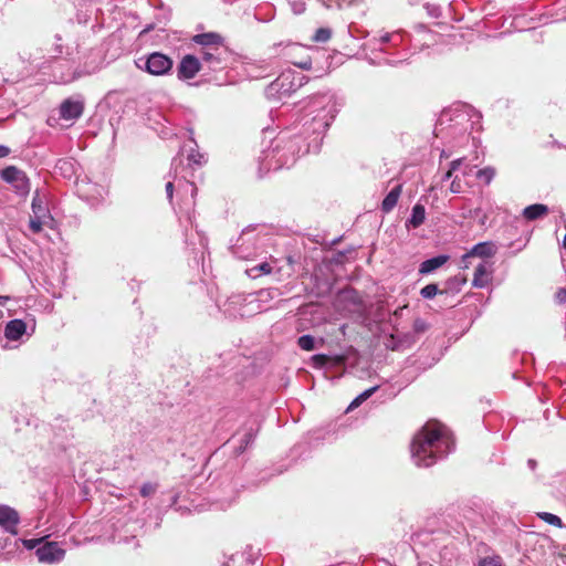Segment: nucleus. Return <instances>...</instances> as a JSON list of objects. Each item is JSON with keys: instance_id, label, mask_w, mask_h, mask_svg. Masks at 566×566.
<instances>
[{"instance_id": "72a5a7b5", "label": "nucleus", "mask_w": 566, "mask_h": 566, "mask_svg": "<svg viewBox=\"0 0 566 566\" xmlns=\"http://www.w3.org/2000/svg\"><path fill=\"white\" fill-rule=\"evenodd\" d=\"M495 176V169L492 167H485L476 172V177L484 180L485 184H490Z\"/></svg>"}, {"instance_id": "393cba45", "label": "nucleus", "mask_w": 566, "mask_h": 566, "mask_svg": "<svg viewBox=\"0 0 566 566\" xmlns=\"http://www.w3.org/2000/svg\"><path fill=\"white\" fill-rule=\"evenodd\" d=\"M548 212V207L546 205L542 203H535L531 205L523 210V217L526 220L533 221L536 220L543 216H545Z\"/></svg>"}, {"instance_id": "a211bd4d", "label": "nucleus", "mask_w": 566, "mask_h": 566, "mask_svg": "<svg viewBox=\"0 0 566 566\" xmlns=\"http://www.w3.org/2000/svg\"><path fill=\"white\" fill-rule=\"evenodd\" d=\"M492 263L486 260H481L475 268L472 285L478 289L488 286L491 282Z\"/></svg>"}, {"instance_id": "c9c22d12", "label": "nucleus", "mask_w": 566, "mask_h": 566, "mask_svg": "<svg viewBox=\"0 0 566 566\" xmlns=\"http://www.w3.org/2000/svg\"><path fill=\"white\" fill-rule=\"evenodd\" d=\"M46 537H41V538H32V539H20L23 547L27 548L28 551H31V549H34V548H38L42 542L45 539Z\"/></svg>"}, {"instance_id": "c85d7f7f", "label": "nucleus", "mask_w": 566, "mask_h": 566, "mask_svg": "<svg viewBox=\"0 0 566 566\" xmlns=\"http://www.w3.org/2000/svg\"><path fill=\"white\" fill-rule=\"evenodd\" d=\"M444 291H440L437 284H427L420 290V295L426 300H431L438 294H443Z\"/></svg>"}, {"instance_id": "ea45409f", "label": "nucleus", "mask_w": 566, "mask_h": 566, "mask_svg": "<svg viewBox=\"0 0 566 566\" xmlns=\"http://www.w3.org/2000/svg\"><path fill=\"white\" fill-rule=\"evenodd\" d=\"M427 328H428V325L422 318H417L413 322V329L416 333H423L427 331Z\"/></svg>"}, {"instance_id": "603ef678", "label": "nucleus", "mask_w": 566, "mask_h": 566, "mask_svg": "<svg viewBox=\"0 0 566 566\" xmlns=\"http://www.w3.org/2000/svg\"><path fill=\"white\" fill-rule=\"evenodd\" d=\"M9 297L8 296H2L0 295V305H6V303L8 302Z\"/></svg>"}, {"instance_id": "13d9d810", "label": "nucleus", "mask_w": 566, "mask_h": 566, "mask_svg": "<svg viewBox=\"0 0 566 566\" xmlns=\"http://www.w3.org/2000/svg\"><path fill=\"white\" fill-rule=\"evenodd\" d=\"M287 261H289V263L293 262L291 256L287 258Z\"/></svg>"}, {"instance_id": "79ce46f5", "label": "nucleus", "mask_w": 566, "mask_h": 566, "mask_svg": "<svg viewBox=\"0 0 566 566\" xmlns=\"http://www.w3.org/2000/svg\"><path fill=\"white\" fill-rule=\"evenodd\" d=\"M292 10L296 14H301L305 11V3L302 1H294L291 3Z\"/></svg>"}, {"instance_id": "39448f33", "label": "nucleus", "mask_w": 566, "mask_h": 566, "mask_svg": "<svg viewBox=\"0 0 566 566\" xmlns=\"http://www.w3.org/2000/svg\"><path fill=\"white\" fill-rule=\"evenodd\" d=\"M177 193L180 197L181 203L179 207V220H186V222L193 229L195 234L198 237L199 245L202 250L207 248V238L201 234L197 227H195V197L197 195V187L193 182L186 180L185 178H176Z\"/></svg>"}, {"instance_id": "2f4dec72", "label": "nucleus", "mask_w": 566, "mask_h": 566, "mask_svg": "<svg viewBox=\"0 0 566 566\" xmlns=\"http://www.w3.org/2000/svg\"><path fill=\"white\" fill-rule=\"evenodd\" d=\"M297 345L303 350H313L315 349V338L312 335H302L297 339Z\"/></svg>"}, {"instance_id": "aec40b11", "label": "nucleus", "mask_w": 566, "mask_h": 566, "mask_svg": "<svg viewBox=\"0 0 566 566\" xmlns=\"http://www.w3.org/2000/svg\"><path fill=\"white\" fill-rule=\"evenodd\" d=\"M193 42L201 45V50H214L216 46H224L221 35L214 32L197 34L193 36Z\"/></svg>"}, {"instance_id": "e433bc0d", "label": "nucleus", "mask_w": 566, "mask_h": 566, "mask_svg": "<svg viewBox=\"0 0 566 566\" xmlns=\"http://www.w3.org/2000/svg\"><path fill=\"white\" fill-rule=\"evenodd\" d=\"M329 357L325 354H316L312 357L313 366L318 368L326 366Z\"/></svg>"}, {"instance_id": "b1692460", "label": "nucleus", "mask_w": 566, "mask_h": 566, "mask_svg": "<svg viewBox=\"0 0 566 566\" xmlns=\"http://www.w3.org/2000/svg\"><path fill=\"white\" fill-rule=\"evenodd\" d=\"M401 193V185L394 187L381 202V210L386 213L390 212L397 205Z\"/></svg>"}, {"instance_id": "f03ea898", "label": "nucleus", "mask_w": 566, "mask_h": 566, "mask_svg": "<svg viewBox=\"0 0 566 566\" xmlns=\"http://www.w3.org/2000/svg\"><path fill=\"white\" fill-rule=\"evenodd\" d=\"M343 103L333 92L312 96L306 105L303 117V134L313 135L314 150H317L323 135L338 114Z\"/></svg>"}, {"instance_id": "bb28decb", "label": "nucleus", "mask_w": 566, "mask_h": 566, "mask_svg": "<svg viewBox=\"0 0 566 566\" xmlns=\"http://www.w3.org/2000/svg\"><path fill=\"white\" fill-rule=\"evenodd\" d=\"M271 271H272V268H271L270 263L262 262V263H260L256 266L248 269L247 270V274L250 277L256 279V277H259L262 274H270Z\"/></svg>"}, {"instance_id": "49530a36", "label": "nucleus", "mask_w": 566, "mask_h": 566, "mask_svg": "<svg viewBox=\"0 0 566 566\" xmlns=\"http://www.w3.org/2000/svg\"><path fill=\"white\" fill-rule=\"evenodd\" d=\"M461 189H462V187H461V182H460V180H458V178L455 177V178L452 180L451 185H450V191H451V192H453V193H460V192H461Z\"/></svg>"}, {"instance_id": "bf43d9fd", "label": "nucleus", "mask_w": 566, "mask_h": 566, "mask_svg": "<svg viewBox=\"0 0 566 566\" xmlns=\"http://www.w3.org/2000/svg\"><path fill=\"white\" fill-rule=\"evenodd\" d=\"M0 317H2V312L0 311Z\"/></svg>"}, {"instance_id": "6e6552de", "label": "nucleus", "mask_w": 566, "mask_h": 566, "mask_svg": "<svg viewBox=\"0 0 566 566\" xmlns=\"http://www.w3.org/2000/svg\"><path fill=\"white\" fill-rule=\"evenodd\" d=\"M265 240V237L256 232V228H247L232 245V253L239 259L249 260L263 251Z\"/></svg>"}, {"instance_id": "f8f14e48", "label": "nucleus", "mask_w": 566, "mask_h": 566, "mask_svg": "<svg viewBox=\"0 0 566 566\" xmlns=\"http://www.w3.org/2000/svg\"><path fill=\"white\" fill-rule=\"evenodd\" d=\"M0 177L8 184H10L15 192L24 197L30 191V182L25 172L18 169L14 166H9L0 171Z\"/></svg>"}, {"instance_id": "a18cd8bd", "label": "nucleus", "mask_w": 566, "mask_h": 566, "mask_svg": "<svg viewBox=\"0 0 566 566\" xmlns=\"http://www.w3.org/2000/svg\"><path fill=\"white\" fill-rule=\"evenodd\" d=\"M555 300L557 303L563 304L566 302V289H559L555 294Z\"/></svg>"}, {"instance_id": "3c124183", "label": "nucleus", "mask_w": 566, "mask_h": 566, "mask_svg": "<svg viewBox=\"0 0 566 566\" xmlns=\"http://www.w3.org/2000/svg\"><path fill=\"white\" fill-rule=\"evenodd\" d=\"M192 235H193V233H191V237H192ZM185 237H186V243H187V244H192L191 242H189V237H190V234H189V232H188V228H186Z\"/></svg>"}, {"instance_id": "0eeeda50", "label": "nucleus", "mask_w": 566, "mask_h": 566, "mask_svg": "<svg viewBox=\"0 0 566 566\" xmlns=\"http://www.w3.org/2000/svg\"><path fill=\"white\" fill-rule=\"evenodd\" d=\"M307 77L295 71H285L274 80L265 91L268 98L282 99L307 83Z\"/></svg>"}, {"instance_id": "473e14b6", "label": "nucleus", "mask_w": 566, "mask_h": 566, "mask_svg": "<svg viewBox=\"0 0 566 566\" xmlns=\"http://www.w3.org/2000/svg\"><path fill=\"white\" fill-rule=\"evenodd\" d=\"M332 32L327 28H319L315 31L312 40L314 42H326L331 39Z\"/></svg>"}, {"instance_id": "2eb2a0df", "label": "nucleus", "mask_w": 566, "mask_h": 566, "mask_svg": "<svg viewBox=\"0 0 566 566\" xmlns=\"http://www.w3.org/2000/svg\"><path fill=\"white\" fill-rule=\"evenodd\" d=\"M20 523V515L18 511L9 505L0 504V526L1 528L10 534L18 535Z\"/></svg>"}, {"instance_id": "1a4fd4ad", "label": "nucleus", "mask_w": 566, "mask_h": 566, "mask_svg": "<svg viewBox=\"0 0 566 566\" xmlns=\"http://www.w3.org/2000/svg\"><path fill=\"white\" fill-rule=\"evenodd\" d=\"M136 65L151 75L163 76L171 71L174 61L164 53L153 52L139 57Z\"/></svg>"}, {"instance_id": "9b49d317", "label": "nucleus", "mask_w": 566, "mask_h": 566, "mask_svg": "<svg viewBox=\"0 0 566 566\" xmlns=\"http://www.w3.org/2000/svg\"><path fill=\"white\" fill-rule=\"evenodd\" d=\"M230 52L226 46H216L214 50H201L200 62L211 71L224 69L230 60Z\"/></svg>"}, {"instance_id": "ddd939ff", "label": "nucleus", "mask_w": 566, "mask_h": 566, "mask_svg": "<svg viewBox=\"0 0 566 566\" xmlns=\"http://www.w3.org/2000/svg\"><path fill=\"white\" fill-rule=\"evenodd\" d=\"M35 555L40 563L57 564L65 557V549L56 542L46 541L35 549Z\"/></svg>"}, {"instance_id": "a878e982", "label": "nucleus", "mask_w": 566, "mask_h": 566, "mask_svg": "<svg viewBox=\"0 0 566 566\" xmlns=\"http://www.w3.org/2000/svg\"><path fill=\"white\" fill-rule=\"evenodd\" d=\"M190 142L192 146H190L189 153L187 155L188 163L189 165L202 166L207 161L206 155L197 149L198 145L192 138Z\"/></svg>"}, {"instance_id": "6ab92c4d", "label": "nucleus", "mask_w": 566, "mask_h": 566, "mask_svg": "<svg viewBox=\"0 0 566 566\" xmlns=\"http://www.w3.org/2000/svg\"><path fill=\"white\" fill-rule=\"evenodd\" d=\"M465 117H467V107L465 106H461V109L457 107L454 109L443 111L438 119V124L436 127L437 135L443 130V126L447 123H451L454 120L457 124H459Z\"/></svg>"}, {"instance_id": "f257e3e1", "label": "nucleus", "mask_w": 566, "mask_h": 566, "mask_svg": "<svg viewBox=\"0 0 566 566\" xmlns=\"http://www.w3.org/2000/svg\"><path fill=\"white\" fill-rule=\"evenodd\" d=\"M454 449V441L448 430L439 422L426 423L413 437L410 452L417 467H431Z\"/></svg>"}, {"instance_id": "c756f323", "label": "nucleus", "mask_w": 566, "mask_h": 566, "mask_svg": "<svg viewBox=\"0 0 566 566\" xmlns=\"http://www.w3.org/2000/svg\"><path fill=\"white\" fill-rule=\"evenodd\" d=\"M380 44L392 43L394 45H398L402 41V34L399 31L385 33L379 38Z\"/></svg>"}, {"instance_id": "de8ad7c7", "label": "nucleus", "mask_w": 566, "mask_h": 566, "mask_svg": "<svg viewBox=\"0 0 566 566\" xmlns=\"http://www.w3.org/2000/svg\"><path fill=\"white\" fill-rule=\"evenodd\" d=\"M462 161H463V158H459V159H455V160L451 161L450 169L453 170V171L459 169V167L461 166Z\"/></svg>"}, {"instance_id": "4d7b16f0", "label": "nucleus", "mask_w": 566, "mask_h": 566, "mask_svg": "<svg viewBox=\"0 0 566 566\" xmlns=\"http://www.w3.org/2000/svg\"><path fill=\"white\" fill-rule=\"evenodd\" d=\"M102 190L103 189L97 190L98 196H102Z\"/></svg>"}, {"instance_id": "f3484780", "label": "nucleus", "mask_w": 566, "mask_h": 566, "mask_svg": "<svg viewBox=\"0 0 566 566\" xmlns=\"http://www.w3.org/2000/svg\"><path fill=\"white\" fill-rule=\"evenodd\" d=\"M201 69H202V64L200 62V59L195 55L187 54L181 59V61L178 65V70H177L178 78L179 80H191L198 74V72Z\"/></svg>"}, {"instance_id": "09e8293b", "label": "nucleus", "mask_w": 566, "mask_h": 566, "mask_svg": "<svg viewBox=\"0 0 566 566\" xmlns=\"http://www.w3.org/2000/svg\"><path fill=\"white\" fill-rule=\"evenodd\" d=\"M9 154H10V148L4 145H0V158H4Z\"/></svg>"}, {"instance_id": "7c9ffc66", "label": "nucleus", "mask_w": 566, "mask_h": 566, "mask_svg": "<svg viewBox=\"0 0 566 566\" xmlns=\"http://www.w3.org/2000/svg\"><path fill=\"white\" fill-rule=\"evenodd\" d=\"M537 516L546 522L549 525L556 526V527H563V522L559 516L548 513V512H539L537 513Z\"/></svg>"}, {"instance_id": "c03bdc74", "label": "nucleus", "mask_w": 566, "mask_h": 566, "mask_svg": "<svg viewBox=\"0 0 566 566\" xmlns=\"http://www.w3.org/2000/svg\"><path fill=\"white\" fill-rule=\"evenodd\" d=\"M254 439V434L251 433V432H247L244 436H243V439H242V444L240 446V449L243 450L245 449L249 443H251Z\"/></svg>"}, {"instance_id": "412c9836", "label": "nucleus", "mask_w": 566, "mask_h": 566, "mask_svg": "<svg viewBox=\"0 0 566 566\" xmlns=\"http://www.w3.org/2000/svg\"><path fill=\"white\" fill-rule=\"evenodd\" d=\"M25 333L27 323L19 318L9 321L4 328V336L9 340H19Z\"/></svg>"}, {"instance_id": "864d4df0", "label": "nucleus", "mask_w": 566, "mask_h": 566, "mask_svg": "<svg viewBox=\"0 0 566 566\" xmlns=\"http://www.w3.org/2000/svg\"><path fill=\"white\" fill-rule=\"evenodd\" d=\"M452 172H453V170L449 169V170L446 172V175H444V177H443V180H448V179H450V178H451V176H452Z\"/></svg>"}, {"instance_id": "cd10ccee", "label": "nucleus", "mask_w": 566, "mask_h": 566, "mask_svg": "<svg viewBox=\"0 0 566 566\" xmlns=\"http://www.w3.org/2000/svg\"><path fill=\"white\" fill-rule=\"evenodd\" d=\"M378 389V386H374L369 389H366L360 395H358L348 406V410L355 409L360 406L365 400L373 396V394Z\"/></svg>"}, {"instance_id": "6e6d98bb", "label": "nucleus", "mask_w": 566, "mask_h": 566, "mask_svg": "<svg viewBox=\"0 0 566 566\" xmlns=\"http://www.w3.org/2000/svg\"><path fill=\"white\" fill-rule=\"evenodd\" d=\"M345 329H346V325H342L340 332H342L343 335H345Z\"/></svg>"}, {"instance_id": "4468645a", "label": "nucleus", "mask_w": 566, "mask_h": 566, "mask_svg": "<svg viewBox=\"0 0 566 566\" xmlns=\"http://www.w3.org/2000/svg\"><path fill=\"white\" fill-rule=\"evenodd\" d=\"M84 112V99L81 95L71 96L64 99L59 108L60 117L67 122L78 119Z\"/></svg>"}, {"instance_id": "a19ab883", "label": "nucleus", "mask_w": 566, "mask_h": 566, "mask_svg": "<svg viewBox=\"0 0 566 566\" xmlns=\"http://www.w3.org/2000/svg\"><path fill=\"white\" fill-rule=\"evenodd\" d=\"M155 492V485L151 483H144L140 488V494L144 497L151 495Z\"/></svg>"}, {"instance_id": "5701e85b", "label": "nucleus", "mask_w": 566, "mask_h": 566, "mask_svg": "<svg viewBox=\"0 0 566 566\" xmlns=\"http://www.w3.org/2000/svg\"><path fill=\"white\" fill-rule=\"evenodd\" d=\"M447 261L448 256L443 254L430 258L420 264L419 272L421 274H429L442 266Z\"/></svg>"}, {"instance_id": "4c0bfd02", "label": "nucleus", "mask_w": 566, "mask_h": 566, "mask_svg": "<svg viewBox=\"0 0 566 566\" xmlns=\"http://www.w3.org/2000/svg\"><path fill=\"white\" fill-rule=\"evenodd\" d=\"M355 0H323L324 4L327 8H332L334 6L337 7V8H342L343 6H349Z\"/></svg>"}, {"instance_id": "37998d69", "label": "nucleus", "mask_w": 566, "mask_h": 566, "mask_svg": "<svg viewBox=\"0 0 566 566\" xmlns=\"http://www.w3.org/2000/svg\"><path fill=\"white\" fill-rule=\"evenodd\" d=\"M57 167H59L61 170H64L65 172H67V171H72V169H73V164H72L70 160L62 159V160H59V163H57Z\"/></svg>"}, {"instance_id": "8fccbe9b", "label": "nucleus", "mask_w": 566, "mask_h": 566, "mask_svg": "<svg viewBox=\"0 0 566 566\" xmlns=\"http://www.w3.org/2000/svg\"><path fill=\"white\" fill-rule=\"evenodd\" d=\"M527 464H528V467H530V469H531V470H535V468H536V461H535V460L530 459V460L527 461Z\"/></svg>"}, {"instance_id": "f704fd0d", "label": "nucleus", "mask_w": 566, "mask_h": 566, "mask_svg": "<svg viewBox=\"0 0 566 566\" xmlns=\"http://www.w3.org/2000/svg\"><path fill=\"white\" fill-rule=\"evenodd\" d=\"M172 167H174V169H175V178H178V177H177V170H178V168H177V158H175V159L172 160ZM176 181H177V180H176V179H174V181H168V182L166 184V195H167V198L169 199V201H170V202H171V200H172L174 189H175V187H176Z\"/></svg>"}, {"instance_id": "dca6fc26", "label": "nucleus", "mask_w": 566, "mask_h": 566, "mask_svg": "<svg viewBox=\"0 0 566 566\" xmlns=\"http://www.w3.org/2000/svg\"><path fill=\"white\" fill-rule=\"evenodd\" d=\"M496 253V247L493 242H480L472 247V249L462 256V268L468 269L470 266V260L473 258H481L485 260L493 256Z\"/></svg>"}, {"instance_id": "9d476101", "label": "nucleus", "mask_w": 566, "mask_h": 566, "mask_svg": "<svg viewBox=\"0 0 566 566\" xmlns=\"http://www.w3.org/2000/svg\"><path fill=\"white\" fill-rule=\"evenodd\" d=\"M31 208L32 216L30 217L29 228L33 233H39L42 231L43 227L53 219L44 197H42L38 191L33 196Z\"/></svg>"}, {"instance_id": "423d86ee", "label": "nucleus", "mask_w": 566, "mask_h": 566, "mask_svg": "<svg viewBox=\"0 0 566 566\" xmlns=\"http://www.w3.org/2000/svg\"><path fill=\"white\" fill-rule=\"evenodd\" d=\"M271 51L272 55L283 56L287 62L302 70H310L312 66V56L308 51L319 53L315 48L304 46L291 41L275 43L271 46Z\"/></svg>"}, {"instance_id": "5fc2aeb1", "label": "nucleus", "mask_w": 566, "mask_h": 566, "mask_svg": "<svg viewBox=\"0 0 566 566\" xmlns=\"http://www.w3.org/2000/svg\"><path fill=\"white\" fill-rule=\"evenodd\" d=\"M55 52H56V54H61V53H62V48H61V45H56V48H55Z\"/></svg>"}, {"instance_id": "4be33fe9", "label": "nucleus", "mask_w": 566, "mask_h": 566, "mask_svg": "<svg viewBox=\"0 0 566 566\" xmlns=\"http://www.w3.org/2000/svg\"><path fill=\"white\" fill-rule=\"evenodd\" d=\"M424 220H426L424 206L418 202L412 207L411 216L406 221V227L416 229V228L420 227L424 222Z\"/></svg>"}, {"instance_id": "58836bf2", "label": "nucleus", "mask_w": 566, "mask_h": 566, "mask_svg": "<svg viewBox=\"0 0 566 566\" xmlns=\"http://www.w3.org/2000/svg\"><path fill=\"white\" fill-rule=\"evenodd\" d=\"M479 566H502L499 557H485Z\"/></svg>"}, {"instance_id": "7ed1b4c3", "label": "nucleus", "mask_w": 566, "mask_h": 566, "mask_svg": "<svg viewBox=\"0 0 566 566\" xmlns=\"http://www.w3.org/2000/svg\"><path fill=\"white\" fill-rule=\"evenodd\" d=\"M304 135L282 133L276 136L259 156L260 170H279L293 166L301 155L308 153L311 147L314 148L312 142L305 145Z\"/></svg>"}, {"instance_id": "20e7f679", "label": "nucleus", "mask_w": 566, "mask_h": 566, "mask_svg": "<svg viewBox=\"0 0 566 566\" xmlns=\"http://www.w3.org/2000/svg\"><path fill=\"white\" fill-rule=\"evenodd\" d=\"M281 295L279 289H263L248 296L233 295L224 304V313L231 317H245L266 310L262 303H266Z\"/></svg>"}]
</instances>
